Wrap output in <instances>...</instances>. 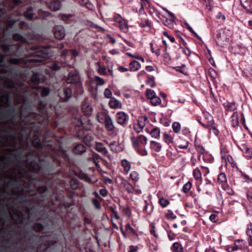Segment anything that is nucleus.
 Listing matches in <instances>:
<instances>
[{"mask_svg": "<svg viewBox=\"0 0 252 252\" xmlns=\"http://www.w3.org/2000/svg\"><path fill=\"white\" fill-rule=\"evenodd\" d=\"M158 203L162 207L165 208L168 206L170 202L168 199L164 197H161L159 199Z\"/></svg>", "mask_w": 252, "mask_h": 252, "instance_id": "37", "label": "nucleus"}, {"mask_svg": "<svg viewBox=\"0 0 252 252\" xmlns=\"http://www.w3.org/2000/svg\"><path fill=\"white\" fill-rule=\"evenodd\" d=\"M150 148L157 152H159L162 149V144L156 141H151L150 143Z\"/></svg>", "mask_w": 252, "mask_h": 252, "instance_id": "15", "label": "nucleus"}, {"mask_svg": "<svg viewBox=\"0 0 252 252\" xmlns=\"http://www.w3.org/2000/svg\"><path fill=\"white\" fill-rule=\"evenodd\" d=\"M54 36L58 40L63 39L65 36V30L63 26H57L54 30Z\"/></svg>", "mask_w": 252, "mask_h": 252, "instance_id": "8", "label": "nucleus"}, {"mask_svg": "<svg viewBox=\"0 0 252 252\" xmlns=\"http://www.w3.org/2000/svg\"><path fill=\"white\" fill-rule=\"evenodd\" d=\"M221 187L222 189L224 190L227 194L231 195L234 194V191L228 185L227 183Z\"/></svg>", "mask_w": 252, "mask_h": 252, "instance_id": "34", "label": "nucleus"}, {"mask_svg": "<svg viewBox=\"0 0 252 252\" xmlns=\"http://www.w3.org/2000/svg\"><path fill=\"white\" fill-rule=\"evenodd\" d=\"M185 24L186 25V27L187 28V29L190 32H191L192 33H193L194 35H195L198 38H199V37L198 36L197 34L195 32V31L193 30V29L189 26V25L187 22H185Z\"/></svg>", "mask_w": 252, "mask_h": 252, "instance_id": "50", "label": "nucleus"}, {"mask_svg": "<svg viewBox=\"0 0 252 252\" xmlns=\"http://www.w3.org/2000/svg\"><path fill=\"white\" fill-rule=\"evenodd\" d=\"M130 139L133 146L134 147L135 149H137L138 147V145L139 143L138 137L136 138L133 136L130 138Z\"/></svg>", "mask_w": 252, "mask_h": 252, "instance_id": "47", "label": "nucleus"}, {"mask_svg": "<svg viewBox=\"0 0 252 252\" xmlns=\"http://www.w3.org/2000/svg\"><path fill=\"white\" fill-rule=\"evenodd\" d=\"M148 122L147 116H142L140 117L138 119V123L133 124V128L135 131L138 133L142 131Z\"/></svg>", "mask_w": 252, "mask_h": 252, "instance_id": "6", "label": "nucleus"}, {"mask_svg": "<svg viewBox=\"0 0 252 252\" xmlns=\"http://www.w3.org/2000/svg\"><path fill=\"white\" fill-rule=\"evenodd\" d=\"M109 104L111 108L114 109H122L123 107L122 102L114 97H111Z\"/></svg>", "mask_w": 252, "mask_h": 252, "instance_id": "12", "label": "nucleus"}, {"mask_svg": "<svg viewBox=\"0 0 252 252\" xmlns=\"http://www.w3.org/2000/svg\"><path fill=\"white\" fill-rule=\"evenodd\" d=\"M112 21L118 24V27L122 32L125 33H126L128 32L127 22L123 19L120 14H115L113 17Z\"/></svg>", "mask_w": 252, "mask_h": 252, "instance_id": "4", "label": "nucleus"}, {"mask_svg": "<svg viewBox=\"0 0 252 252\" xmlns=\"http://www.w3.org/2000/svg\"><path fill=\"white\" fill-rule=\"evenodd\" d=\"M246 234L248 238L252 237V225L249 224L246 231Z\"/></svg>", "mask_w": 252, "mask_h": 252, "instance_id": "54", "label": "nucleus"}, {"mask_svg": "<svg viewBox=\"0 0 252 252\" xmlns=\"http://www.w3.org/2000/svg\"><path fill=\"white\" fill-rule=\"evenodd\" d=\"M104 95L106 98H110L112 97V92L109 89H105L104 91Z\"/></svg>", "mask_w": 252, "mask_h": 252, "instance_id": "51", "label": "nucleus"}, {"mask_svg": "<svg viewBox=\"0 0 252 252\" xmlns=\"http://www.w3.org/2000/svg\"><path fill=\"white\" fill-rule=\"evenodd\" d=\"M172 128L175 133H179L181 131V124L177 122H173L172 124Z\"/></svg>", "mask_w": 252, "mask_h": 252, "instance_id": "33", "label": "nucleus"}, {"mask_svg": "<svg viewBox=\"0 0 252 252\" xmlns=\"http://www.w3.org/2000/svg\"><path fill=\"white\" fill-rule=\"evenodd\" d=\"M146 94L148 99L153 106L159 105L161 100L159 97L157 95L155 92L151 89H147L146 91Z\"/></svg>", "mask_w": 252, "mask_h": 252, "instance_id": "5", "label": "nucleus"}, {"mask_svg": "<svg viewBox=\"0 0 252 252\" xmlns=\"http://www.w3.org/2000/svg\"><path fill=\"white\" fill-rule=\"evenodd\" d=\"M104 126L107 131H113L116 133L118 131V129L114 126L112 118L109 115H107L104 118Z\"/></svg>", "mask_w": 252, "mask_h": 252, "instance_id": "7", "label": "nucleus"}, {"mask_svg": "<svg viewBox=\"0 0 252 252\" xmlns=\"http://www.w3.org/2000/svg\"><path fill=\"white\" fill-rule=\"evenodd\" d=\"M248 148L249 147L245 143L241 144L239 146L240 149L243 152V153L247 150Z\"/></svg>", "mask_w": 252, "mask_h": 252, "instance_id": "64", "label": "nucleus"}, {"mask_svg": "<svg viewBox=\"0 0 252 252\" xmlns=\"http://www.w3.org/2000/svg\"><path fill=\"white\" fill-rule=\"evenodd\" d=\"M81 110L86 115H90L93 112V108L87 99L84 100L81 105Z\"/></svg>", "mask_w": 252, "mask_h": 252, "instance_id": "10", "label": "nucleus"}, {"mask_svg": "<svg viewBox=\"0 0 252 252\" xmlns=\"http://www.w3.org/2000/svg\"><path fill=\"white\" fill-rule=\"evenodd\" d=\"M96 65V70L97 72L101 75H106V67L104 65H101L99 62L95 63Z\"/></svg>", "mask_w": 252, "mask_h": 252, "instance_id": "19", "label": "nucleus"}, {"mask_svg": "<svg viewBox=\"0 0 252 252\" xmlns=\"http://www.w3.org/2000/svg\"><path fill=\"white\" fill-rule=\"evenodd\" d=\"M93 139L94 138L91 135H87L84 139V141L87 146L91 147L92 146Z\"/></svg>", "mask_w": 252, "mask_h": 252, "instance_id": "36", "label": "nucleus"}, {"mask_svg": "<svg viewBox=\"0 0 252 252\" xmlns=\"http://www.w3.org/2000/svg\"><path fill=\"white\" fill-rule=\"evenodd\" d=\"M70 186L72 189H75L78 187V181L75 179H71L70 182Z\"/></svg>", "mask_w": 252, "mask_h": 252, "instance_id": "49", "label": "nucleus"}, {"mask_svg": "<svg viewBox=\"0 0 252 252\" xmlns=\"http://www.w3.org/2000/svg\"><path fill=\"white\" fill-rule=\"evenodd\" d=\"M33 144L34 146L37 148H41V144L40 142V140L38 138H36L33 141Z\"/></svg>", "mask_w": 252, "mask_h": 252, "instance_id": "63", "label": "nucleus"}, {"mask_svg": "<svg viewBox=\"0 0 252 252\" xmlns=\"http://www.w3.org/2000/svg\"><path fill=\"white\" fill-rule=\"evenodd\" d=\"M117 123L122 126L126 125L128 120V116L124 112H119L116 115Z\"/></svg>", "mask_w": 252, "mask_h": 252, "instance_id": "9", "label": "nucleus"}, {"mask_svg": "<svg viewBox=\"0 0 252 252\" xmlns=\"http://www.w3.org/2000/svg\"><path fill=\"white\" fill-rule=\"evenodd\" d=\"M72 96L71 89L69 88H64L63 89V96H62L64 101H66L68 99L70 98Z\"/></svg>", "mask_w": 252, "mask_h": 252, "instance_id": "24", "label": "nucleus"}, {"mask_svg": "<svg viewBox=\"0 0 252 252\" xmlns=\"http://www.w3.org/2000/svg\"><path fill=\"white\" fill-rule=\"evenodd\" d=\"M34 54L38 57V58L29 59L28 60L30 61L33 64L35 65H38V63L43 62V58H47L49 55V53L47 48L38 50L36 51Z\"/></svg>", "mask_w": 252, "mask_h": 252, "instance_id": "3", "label": "nucleus"}, {"mask_svg": "<svg viewBox=\"0 0 252 252\" xmlns=\"http://www.w3.org/2000/svg\"><path fill=\"white\" fill-rule=\"evenodd\" d=\"M100 157L99 155L96 153H94L92 155V159L94 163L97 167H99V160Z\"/></svg>", "mask_w": 252, "mask_h": 252, "instance_id": "38", "label": "nucleus"}, {"mask_svg": "<svg viewBox=\"0 0 252 252\" xmlns=\"http://www.w3.org/2000/svg\"><path fill=\"white\" fill-rule=\"evenodd\" d=\"M121 164L125 174L127 175L131 170V163L126 159H123L121 160Z\"/></svg>", "mask_w": 252, "mask_h": 252, "instance_id": "13", "label": "nucleus"}, {"mask_svg": "<svg viewBox=\"0 0 252 252\" xmlns=\"http://www.w3.org/2000/svg\"><path fill=\"white\" fill-rule=\"evenodd\" d=\"M140 26L142 28H150V23L147 19H143L141 20L140 24Z\"/></svg>", "mask_w": 252, "mask_h": 252, "instance_id": "39", "label": "nucleus"}, {"mask_svg": "<svg viewBox=\"0 0 252 252\" xmlns=\"http://www.w3.org/2000/svg\"><path fill=\"white\" fill-rule=\"evenodd\" d=\"M38 13L39 17L41 18H45V17L48 16L49 15V12L41 10L38 11Z\"/></svg>", "mask_w": 252, "mask_h": 252, "instance_id": "55", "label": "nucleus"}, {"mask_svg": "<svg viewBox=\"0 0 252 252\" xmlns=\"http://www.w3.org/2000/svg\"><path fill=\"white\" fill-rule=\"evenodd\" d=\"M152 138L159 139L160 135V130L157 127H154L149 132Z\"/></svg>", "mask_w": 252, "mask_h": 252, "instance_id": "22", "label": "nucleus"}, {"mask_svg": "<svg viewBox=\"0 0 252 252\" xmlns=\"http://www.w3.org/2000/svg\"><path fill=\"white\" fill-rule=\"evenodd\" d=\"M61 3L59 0H53L49 5L50 9L56 11L58 10L61 7Z\"/></svg>", "mask_w": 252, "mask_h": 252, "instance_id": "21", "label": "nucleus"}, {"mask_svg": "<svg viewBox=\"0 0 252 252\" xmlns=\"http://www.w3.org/2000/svg\"><path fill=\"white\" fill-rule=\"evenodd\" d=\"M171 250L173 252H183V249L180 243L175 242L173 244Z\"/></svg>", "mask_w": 252, "mask_h": 252, "instance_id": "26", "label": "nucleus"}, {"mask_svg": "<svg viewBox=\"0 0 252 252\" xmlns=\"http://www.w3.org/2000/svg\"><path fill=\"white\" fill-rule=\"evenodd\" d=\"M110 150L115 153L121 152L123 150V148L116 141H113L109 144Z\"/></svg>", "mask_w": 252, "mask_h": 252, "instance_id": "14", "label": "nucleus"}, {"mask_svg": "<svg viewBox=\"0 0 252 252\" xmlns=\"http://www.w3.org/2000/svg\"><path fill=\"white\" fill-rule=\"evenodd\" d=\"M163 140L168 145L173 143L174 141L173 137L169 134L164 133L163 134Z\"/></svg>", "mask_w": 252, "mask_h": 252, "instance_id": "29", "label": "nucleus"}, {"mask_svg": "<svg viewBox=\"0 0 252 252\" xmlns=\"http://www.w3.org/2000/svg\"><path fill=\"white\" fill-rule=\"evenodd\" d=\"M218 182L221 186L227 183L226 176L225 173H220L218 176Z\"/></svg>", "mask_w": 252, "mask_h": 252, "instance_id": "25", "label": "nucleus"}, {"mask_svg": "<svg viewBox=\"0 0 252 252\" xmlns=\"http://www.w3.org/2000/svg\"><path fill=\"white\" fill-rule=\"evenodd\" d=\"M86 150V148L83 144H78L74 148L73 152L75 155H82Z\"/></svg>", "mask_w": 252, "mask_h": 252, "instance_id": "18", "label": "nucleus"}, {"mask_svg": "<svg viewBox=\"0 0 252 252\" xmlns=\"http://www.w3.org/2000/svg\"><path fill=\"white\" fill-rule=\"evenodd\" d=\"M13 39L15 41H24L25 40V38L20 34L16 33L13 35Z\"/></svg>", "mask_w": 252, "mask_h": 252, "instance_id": "52", "label": "nucleus"}, {"mask_svg": "<svg viewBox=\"0 0 252 252\" xmlns=\"http://www.w3.org/2000/svg\"><path fill=\"white\" fill-rule=\"evenodd\" d=\"M191 187V183L190 182H188L183 186L182 188V191L184 193H187L190 189Z\"/></svg>", "mask_w": 252, "mask_h": 252, "instance_id": "42", "label": "nucleus"}, {"mask_svg": "<svg viewBox=\"0 0 252 252\" xmlns=\"http://www.w3.org/2000/svg\"><path fill=\"white\" fill-rule=\"evenodd\" d=\"M121 185L125 190L128 193H135L140 194L141 193V190L138 189H135L136 185L132 186L128 181L123 177L121 178Z\"/></svg>", "mask_w": 252, "mask_h": 252, "instance_id": "2", "label": "nucleus"}, {"mask_svg": "<svg viewBox=\"0 0 252 252\" xmlns=\"http://www.w3.org/2000/svg\"><path fill=\"white\" fill-rule=\"evenodd\" d=\"M205 119L207 120L208 125L211 127H213L215 123L213 117L210 114H206L205 115Z\"/></svg>", "mask_w": 252, "mask_h": 252, "instance_id": "43", "label": "nucleus"}, {"mask_svg": "<svg viewBox=\"0 0 252 252\" xmlns=\"http://www.w3.org/2000/svg\"><path fill=\"white\" fill-rule=\"evenodd\" d=\"M33 229L35 231L40 232L43 230V227L42 224L40 223H36L34 225Z\"/></svg>", "mask_w": 252, "mask_h": 252, "instance_id": "59", "label": "nucleus"}, {"mask_svg": "<svg viewBox=\"0 0 252 252\" xmlns=\"http://www.w3.org/2000/svg\"><path fill=\"white\" fill-rule=\"evenodd\" d=\"M138 138L139 140V143L143 145H146L147 144L148 140L147 138L145 136L143 135H140L138 136Z\"/></svg>", "mask_w": 252, "mask_h": 252, "instance_id": "45", "label": "nucleus"}, {"mask_svg": "<svg viewBox=\"0 0 252 252\" xmlns=\"http://www.w3.org/2000/svg\"><path fill=\"white\" fill-rule=\"evenodd\" d=\"M189 142L185 139L180 138L178 142V147L181 149H186L188 147Z\"/></svg>", "mask_w": 252, "mask_h": 252, "instance_id": "28", "label": "nucleus"}, {"mask_svg": "<svg viewBox=\"0 0 252 252\" xmlns=\"http://www.w3.org/2000/svg\"><path fill=\"white\" fill-rule=\"evenodd\" d=\"M49 93V90L46 87H43L42 88L41 91V95L42 97L47 96Z\"/></svg>", "mask_w": 252, "mask_h": 252, "instance_id": "53", "label": "nucleus"}, {"mask_svg": "<svg viewBox=\"0 0 252 252\" xmlns=\"http://www.w3.org/2000/svg\"><path fill=\"white\" fill-rule=\"evenodd\" d=\"M241 175L243 177V179L245 180V181L247 183H250L252 182L251 178L245 173L241 172Z\"/></svg>", "mask_w": 252, "mask_h": 252, "instance_id": "56", "label": "nucleus"}, {"mask_svg": "<svg viewBox=\"0 0 252 252\" xmlns=\"http://www.w3.org/2000/svg\"><path fill=\"white\" fill-rule=\"evenodd\" d=\"M165 216L168 220H174L177 217L173 211L170 210L167 211V212L165 213Z\"/></svg>", "mask_w": 252, "mask_h": 252, "instance_id": "40", "label": "nucleus"}, {"mask_svg": "<svg viewBox=\"0 0 252 252\" xmlns=\"http://www.w3.org/2000/svg\"><path fill=\"white\" fill-rule=\"evenodd\" d=\"M66 82L69 84H74L78 92L83 93L82 85L80 81L79 75L75 72H70L66 79Z\"/></svg>", "mask_w": 252, "mask_h": 252, "instance_id": "1", "label": "nucleus"}, {"mask_svg": "<svg viewBox=\"0 0 252 252\" xmlns=\"http://www.w3.org/2000/svg\"><path fill=\"white\" fill-rule=\"evenodd\" d=\"M32 7H28L26 11L24 13V16L25 18L29 20H32L33 17V13L32 12Z\"/></svg>", "mask_w": 252, "mask_h": 252, "instance_id": "31", "label": "nucleus"}, {"mask_svg": "<svg viewBox=\"0 0 252 252\" xmlns=\"http://www.w3.org/2000/svg\"><path fill=\"white\" fill-rule=\"evenodd\" d=\"M136 151L142 156H145L148 154V152L145 149H136Z\"/></svg>", "mask_w": 252, "mask_h": 252, "instance_id": "58", "label": "nucleus"}, {"mask_svg": "<svg viewBox=\"0 0 252 252\" xmlns=\"http://www.w3.org/2000/svg\"><path fill=\"white\" fill-rule=\"evenodd\" d=\"M242 6L250 12L252 8V0H240Z\"/></svg>", "mask_w": 252, "mask_h": 252, "instance_id": "20", "label": "nucleus"}, {"mask_svg": "<svg viewBox=\"0 0 252 252\" xmlns=\"http://www.w3.org/2000/svg\"><path fill=\"white\" fill-rule=\"evenodd\" d=\"M92 202H93L94 205L95 206V207L96 209H99L100 208V202L97 199H92Z\"/></svg>", "mask_w": 252, "mask_h": 252, "instance_id": "62", "label": "nucleus"}, {"mask_svg": "<svg viewBox=\"0 0 252 252\" xmlns=\"http://www.w3.org/2000/svg\"><path fill=\"white\" fill-rule=\"evenodd\" d=\"M95 149L98 152L102 153L104 155L108 153L107 149L104 146L103 144L100 142H96Z\"/></svg>", "mask_w": 252, "mask_h": 252, "instance_id": "17", "label": "nucleus"}, {"mask_svg": "<svg viewBox=\"0 0 252 252\" xmlns=\"http://www.w3.org/2000/svg\"><path fill=\"white\" fill-rule=\"evenodd\" d=\"M163 24L168 28L172 29H173L175 25V21L173 19H166L162 21Z\"/></svg>", "mask_w": 252, "mask_h": 252, "instance_id": "30", "label": "nucleus"}, {"mask_svg": "<svg viewBox=\"0 0 252 252\" xmlns=\"http://www.w3.org/2000/svg\"><path fill=\"white\" fill-rule=\"evenodd\" d=\"M245 241L238 240L235 242L234 246L229 247L227 248L228 252H234L238 250H242L243 248V244H244Z\"/></svg>", "mask_w": 252, "mask_h": 252, "instance_id": "11", "label": "nucleus"}, {"mask_svg": "<svg viewBox=\"0 0 252 252\" xmlns=\"http://www.w3.org/2000/svg\"><path fill=\"white\" fill-rule=\"evenodd\" d=\"M129 71L133 72L138 71L141 67L140 63L136 61H133L131 62L129 64Z\"/></svg>", "mask_w": 252, "mask_h": 252, "instance_id": "16", "label": "nucleus"}, {"mask_svg": "<svg viewBox=\"0 0 252 252\" xmlns=\"http://www.w3.org/2000/svg\"><path fill=\"white\" fill-rule=\"evenodd\" d=\"M129 177L130 179L134 182H137L140 179L139 173L135 171L131 172L129 175Z\"/></svg>", "mask_w": 252, "mask_h": 252, "instance_id": "35", "label": "nucleus"}, {"mask_svg": "<svg viewBox=\"0 0 252 252\" xmlns=\"http://www.w3.org/2000/svg\"><path fill=\"white\" fill-rule=\"evenodd\" d=\"M195 149L197 151L198 153L200 154H203L205 152V149L203 147L202 145L200 144H195Z\"/></svg>", "mask_w": 252, "mask_h": 252, "instance_id": "44", "label": "nucleus"}, {"mask_svg": "<svg viewBox=\"0 0 252 252\" xmlns=\"http://www.w3.org/2000/svg\"><path fill=\"white\" fill-rule=\"evenodd\" d=\"M245 157L247 158H252V149L249 147L247 150L243 153Z\"/></svg>", "mask_w": 252, "mask_h": 252, "instance_id": "57", "label": "nucleus"}, {"mask_svg": "<svg viewBox=\"0 0 252 252\" xmlns=\"http://www.w3.org/2000/svg\"><path fill=\"white\" fill-rule=\"evenodd\" d=\"M150 226L152 228V229L150 230L151 234H153L155 237H158V235L156 233L155 224L154 223H151L150 224Z\"/></svg>", "mask_w": 252, "mask_h": 252, "instance_id": "60", "label": "nucleus"}, {"mask_svg": "<svg viewBox=\"0 0 252 252\" xmlns=\"http://www.w3.org/2000/svg\"><path fill=\"white\" fill-rule=\"evenodd\" d=\"M145 83L147 85L152 88L155 87L156 85L155 78L153 76H149L146 80Z\"/></svg>", "mask_w": 252, "mask_h": 252, "instance_id": "32", "label": "nucleus"}, {"mask_svg": "<svg viewBox=\"0 0 252 252\" xmlns=\"http://www.w3.org/2000/svg\"><path fill=\"white\" fill-rule=\"evenodd\" d=\"M23 61V60L22 59L11 58L9 60V63H10L15 64H20Z\"/></svg>", "mask_w": 252, "mask_h": 252, "instance_id": "48", "label": "nucleus"}, {"mask_svg": "<svg viewBox=\"0 0 252 252\" xmlns=\"http://www.w3.org/2000/svg\"><path fill=\"white\" fill-rule=\"evenodd\" d=\"M193 176L194 178L197 181L202 180V173L201 171L198 168H196L193 171Z\"/></svg>", "mask_w": 252, "mask_h": 252, "instance_id": "27", "label": "nucleus"}, {"mask_svg": "<svg viewBox=\"0 0 252 252\" xmlns=\"http://www.w3.org/2000/svg\"><path fill=\"white\" fill-rule=\"evenodd\" d=\"M31 81L35 83H36L39 81V78L36 73H34L32 74V76L31 78Z\"/></svg>", "mask_w": 252, "mask_h": 252, "instance_id": "61", "label": "nucleus"}, {"mask_svg": "<svg viewBox=\"0 0 252 252\" xmlns=\"http://www.w3.org/2000/svg\"><path fill=\"white\" fill-rule=\"evenodd\" d=\"M94 78L96 85L101 86L104 84V81L102 78L98 76H95Z\"/></svg>", "mask_w": 252, "mask_h": 252, "instance_id": "46", "label": "nucleus"}, {"mask_svg": "<svg viewBox=\"0 0 252 252\" xmlns=\"http://www.w3.org/2000/svg\"><path fill=\"white\" fill-rule=\"evenodd\" d=\"M235 103L234 102H227L223 103V106L225 110L227 111H234L237 109V106H235Z\"/></svg>", "mask_w": 252, "mask_h": 252, "instance_id": "23", "label": "nucleus"}, {"mask_svg": "<svg viewBox=\"0 0 252 252\" xmlns=\"http://www.w3.org/2000/svg\"><path fill=\"white\" fill-rule=\"evenodd\" d=\"M144 202H145V205L143 207V211L145 213L147 214V215H151L153 211L154 206L153 205H151V207H152L151 210L150 212H148V201L147 200H145Z\"/></svg>", "mask_w": 252, "mask_h": 252, "instance_id": "41", "label": "nucleus"}]
</instances>
